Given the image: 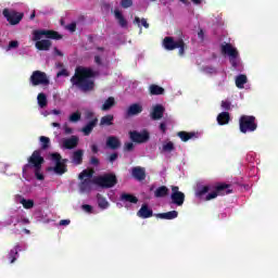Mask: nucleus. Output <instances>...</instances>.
Masks as SVG:
<instances>
[{"label":"nucleus","instance_id":"63","mask_svg":"<svg viewBox=\"0 0 278 278\" xmlns=\"http://www.w3.org/2000/svg\"><path fill=\"white\" fill-rule=\"evenodd\" d=\"M96 49H97V51H105V48H103V47H97Z\"/></svg>","mask_w":278,"mask_h":278},{"label":"nucleus","instance_id":"56","mask_svg":"<svg viewBox=\"0 0 278 278\" xmlns=\"http://www.w3.org/2000/svg\"><path fill=\"white\" fill-rule=\"evenodd\" d=\"M160 129L163 134H166V123H161L160 124Z\"/></svg>","mask_w":278,"mask_h":278},{"label":"nucleus","instance_id":"3","mask_svg":"<svg viewBox=\"0 0 278 278\" xmlns=\"http://www.w3.org/2000/svg\"><path fill=\"white\" fill-rule=\"evenodd\" d=\"M49 38V39H42ZM33 40L38 51H49L51 49V40H62V35L55 30L38 29L33 31Z\"/></svg>","mask_w":278,"mask_h":278},{"label":"nucleus","instance_id":"32","mask_svg":"<svg viewBox=\"0 0 278 278\" xmlns=\"http://www.w3.org/2000/svg\"><path fill=\"white\" fill-rule=\"evenodd\" d=\"M121 201H125L126 203H134V204L138 203V199L136 198V195L131 193H122Z\"/></svg>","mask_w":278,"mask_h":278},{"label":"nucleus","instance_id":"2","mask_svg":"<svg viewBox=\"0 0 278 278\" xmlns=\"http://www.w3.org/2000/svg\"><path fill=\"white\" fill-rule=\"evenodd\" d=\"M231 185L229 184H216L199 186L195 190V197L203 199L204 201H212L216 197H225V194H231Z\"/></svg>","mask_w":278,"mask_h":278},{"label":"nucleus","instance_id":"48","mask_svg":"<svg viewBox=\"0 0 278 278\" xmlns=\"http://www.w3.org/2000/svg\"><path fill=\"white\" fill-rule=\"evenodd\" d=\"M68 71L66 68L61 70L58 72L56 77H68Z\"/></svg>","mask_w":278,"mask_h":278},{"label":"nucleus","instance_id":"26","mask_svg":"<svg viewBox=\"0 0 278 278\" xmlns=\"http://www.w3.org/2000/svg\"><path fill=\"white\" fill-rule=\"evenodd\" d=\"M177 216H179L177 211H169L167 213L157 214V218H162L163 220H174V218H177Z\"/></svg>","mask_w":278,"mask_h":278},{"label":"nucleus","instance_id":"43","mask_svg":"<svg viewBox=\"0 0 278 278\" xmlns=\"http://www.w3.org/2000/svg\"><path fill=\"white\" fill-rule=\"evenodd\" d=\"M90 166H99L101 164V161L97 156H91L89 160Z\"/></svg>","mask_w":278,"mask_h":278},{"label":"nucleus","instance_id":"54","mask_svg":"<svg viewBox=\"0 0 278 278\" xmlns=\"http://www.w3.org/2000/svg\"><path fill=\"white\" fill-rule=\"evenodd\" d=\"M94 64H97V66H102L103 65V62L101 61L100 55L94 56Z\"/></svg>","mask_w":278,"mask_h":278},{"label":"nucleus","instance_id":"18","mask_svg":"<svg viewBox=\"0 0 278 278\" xmlns=\"http://www.w3.org/2000/svg\"><path fill=\"white\" fill-rule=\"evenodd\" d=\"M106 147L112 149V151H116V149H121V139L116 136H110L106 138Z\"/></svg>","mask_w":278,"mask_h":278},{"label":"nucleus","instance_id":"51","mask_svg":"<svg viewBox=\"0 0 278 278\" xmlns=\"http://www.w3.org/2000/svg\"><path fill=\"white\" fill-rule=\"evenodd\" d=\"M91 152L97 155V153H99V146H97V143H93L90 146Z\"/></svg>","mask_w":278,"mask_h":278},{"label":"nucleus","instance_id":"46","mask_svg":"<svg viewBox=\"0 0 278 278\" xmlns=\"http://www.w3.org/2000/svg\"><path fill=\"white\" fill-rule=\"evenodd\" d=\"M109 162L110 164H114V162H116V160H118V153L114 152L109 156Z\"/></svg>","mask_w":278,"mask_h":278},{"label":"nucleus","instance_id":"19","mask_svg":"<svg viewBox=\"0 0 278 278\" xmlns=\"http://www.w3.org/2000/svg\"><path fill=\"white\" fill-rule=\"evenodd\" d=\"M137 216H139V218H151V216H153V210H151L148 204H143L137 212Z\"/></svg>","mask_w":278,"mask_h":278},{"label":"nucleus","instance_id":"10","mask_svg":"<svg viewBox=\"0 0 278 278\" xmlns=\"http://www.w3.org/2000/svg\"><path fill=\"white\" fill-rule=\"evenodd\" d=\"M222 53L229 55L230 64L233 66V68H238V50L231 47V43L222 46Z\"/></svg>","mask_w":278,"mask_h":278},{"label":"nucleus","instance_id":"12","mask_svg":"<svg viewBox=\"0 0 278 278\" xmlns=\"http://www.w3.org/2000/svg\"><path fill=\"white\" fill-rule=\"evenodd\" d=\"M170 199H172V203L174 205L181 207V205H184V203L186 201V193L179 191V188L177 186H173Z\"/></svg>","mask_w":278,"mask_h":278},{"label":"nucleus","instance_id":"34","mask_svg":"<svg viewBox=\"0 0 278 278\" xmlns=\"http://www.w3.org/2000/svg\"><path fill=\"white\" fill-rule=\"evenodd\" d=\"M173 151H175V143H173V141L163 143L162 150H161L162 153H173Z\"/></svg>","mask_w":278,"mask_h":278},{"label":"nucleus","instance_id":"31","mask_svg":"<svg viewBox=\"0 0 278 278\" xmlns=\"http://www.w3.org/2000/svg\"><path fill=\"white\" fill-rule=\"evenodd\" d=\"M114 14L116 21H118V25L124 28L127 27V20L125 18V16H123V13L118 9L114 11Z\"/></svg>","mask_w":278,"mask_h":278},{"label":"nucleus","instance_id":"49","mask_svg":"<svg viewBox=\"0 0 278 278\" xmlns=\"http://www.w3.org/2000/svg\"><path fill=\"white\" fill-rule=\"evenodd\" d=\"M85 118L86 121H92V118H94V113L92 111H87L85 113Z\"/></svg>","mask_w":278,"mask_h":278},{"label":"nucleus","instance_id":"1","mask_svg":"<svg viewBox=\"0 0 278 278\" xmlns=\"http://www.w3.org/2000/svg\"><path fill=\"white\" fill-rule=\"evenodd\" d=\"M97 74L90 67L77 66L75 68V74L70 79L72 86L78 88L80 92H92L94 90V79Z\"/></svg>","mask_w":278,"mask_h":278},{"label":"nucleus","instance_id":"29","mask_svg":"<svg viewBox=\"0 0 278 278\" xmlns=\"http://www.w3.org/2000/svg\"><path fill=\"white\" fill-rule=\"evenodd\" d=\"M149 92L152 97H155V96L164 94L165 90L163 87L153 84V85H150Z\"/></svg>","mask_w":278,"mask_h":278},{"label":"nucleus","instance_id":"61","mask_svg":"<svg viewBox=\"0 0 278 278\" xmlns=\"http://www.w3.org/2000/svg\"><path fill=\"white\" fill-rule=\"evenodd\" d=\"M52 114L59 115V114H61V112H60V110H53Z\"/></svg>","mask_w":278,"mask_h":278},{"label":"nucleus","instance_id":"15","mask_svg":"<svg viewBox=\"0 0 278 278\" xmlns=\"http://www.w3.org/2000/svg\"><path fill=\"white\" fill-rule=\"evenodd\" d=\"M78 185L80 192H92V185L94 184V179L84 178Z\"/></svg>","mask_w":278,"mask_h":278},{"label":"nucleus","instance_id":"64","mask_svg":"<svg viewBox=\"0 0 278 278\" xmlns=\"http://www.w3.org/2000/svg\"><path fill=\"white\" fill-rule=\"evenodd\" d=\"M52 127H60V123H52Z\"/></svg>","mask_w":278,"mask_h":278},{"label":"nucleus","instance_id":"16","mask_svg":"<svg viewBox=\"0 0 278 278\" xmlns=\"http://www.w3.org/2000/svg\"><path fill=\"white\" fill-rule=\"evenodd\" d=\"M165 111L166 109H164L162 104H156L150 114L152 121H160V118H163Z\"/></svg>","mask_w":278,"mask_h":278},{"label":"nucleus","instance_id":"53","mask_svg":"<svg viewBox=\"0 0 278 278\" xmlns=\"http://www.w3.org/2000/svg\"><path fill=\"white\" fill-rule=\"evenodd\" d=\"M81 207L88 214H90L92 212V206L90 204H84Z\"/></svg>","mask_w":278,"mask_h":278},{"label":"nucleus","instance_id":"37","mask_svg":"<svg viewBox=\"0 0 278 278\" xmlns=\"http://www.w3.org/2000/svg\"><path fill=\"white\" fill-rule=\"evenodd\" d=\"M37 101H38V105L39 108L43 109L47 108V94H45L43 92L39 93L37 96Z\"/></svg>","mask_w":278,"mask_h":278},{"label":"nucleus","instance_id":"20","mask_svg":"<svg viewBox=\"0 0 278 278\" xmlns=\"http://www.w3.org/2000/svg\"><path fill=\"white\" fill-rule=\"evenodd\" d=\"M127 116H138V114H142V105L139 103H134L131 104L127 111H126Z\"/></svg>","mask_w":278,"mask_h":278},{"label":"nucleus","instance_id":"13","mask_svg":"<svg viewBox=\"0 0 278 278\" xmlns=\"http://www.w3.org/2000/svg\"><path fill=\"white\" fill-rule=\"evenodd\" d=\"M2 14L4 18H7L8 23H10V25H18V23L23 21V13L18 14L16 12H10L9 9H4Z\"/></svg>","mask_w":278,"mask_h":278},{"label":"nucleus","instance_id":"50","mask_svg":"<svg viewBox=\"0 0 278 278\" xmlns=\"http://www.w3.org/2000/svg\"><path fill=\"white\" fill-rule=\"evenodd\" d=\"M59 225H60L61 227H66V226L71 225V219H61V220L59 222Z\"/></svg>","mask_w":278,"mask_h":278},{"label":"nucleus","instance_id":"55","mask_svg":"<svg viewBox=\"0 0 278 278\" xmlns=\"http://www.w3.org/2000/svg\"><path fill=\"white\" fill-rule=\"evenodd\" d=\"M17 223H23V225H29V218L22 217L21 220L17 219Z\"/></svg>","mask_w":278,"mask_h":278},{"label":"nucleus","instance_id":"52","mask_svg":"<svg viewBox=\"0 0 278 278\" xmlns=\"http://www.w3.org/2000/svg\"><path fill=\"white\" fill-rule=\"evenodd\" d=\"M67 29H68L70 31H76V29H77V24H76L75 22L68 24V25H67Z\"/></svg>","mask_w":278,"mask_h":278},{"label":"nucleus","instance_id":"58","mask_svg":"<svg viewBox=\"0 0 278 278\" xmlns=\"http://www.w3.org/2000/svg\"><path fill=\"white\" fill-rule=\"evenodd\" d=\"M203 36H205V33H203V29H200L198 33V38H201V40H203Z\"/></svg>","mask_w":278,"mask_h":278},{"label":"nucleus","instance_id":"45","mask_svg":"<svg viewBox=\"0 0 278 278\" xmlns=\"http://www.w3.org/2000/svg\"><path fill=\"white\" fill-rule=\"evenodd\" d=\"M222 108L223 110L229 111L231 110V102L228 100H223L222 101Z\"/></svg>","mask_w":278,"mask_h":278},{"label":"nucleus","instance_id":"25","mask_svg":"<svg viewBox=\"0 0 278 278\" xmlns=\"http://www.w3.org/2000/svg\"><path fill=\"white\" fill-rule=\"evenodd\" d=\"M229 121H231L229 112H222L217 115L218 125H229Z\"/></svg>","mask_w":278,"mask_h":278},{"label":"nucleus","instance_id":"42","mask_svg":"<svg viewBox=\"0 0 278 278\" xmlns=\"http://www.w3.org/2000/svg\"><path fill=\"white\" fill-rule=\"evenodd\" d=\"M121 5L127 10V8H131L134 5V0H122Z\"/></svg>","mask_w":278,"mask_h":278},{"label":"nucleus","instance_id":"6","mask_svg":"<svg viewBox=\"0 0 278 278\" xmlns=\"http://www.w3.org/2000/svg\"><path fill=\"white\" fill-rule=\"evenodd\" d=\"M239 129L241 134L253 132L257 129V122L253 115H241L239 118Z\"/></svg>","mask_w":278,"mask_h":278},{"label":"nucleus","instance_id":"8","mask_svg":"<svg viewBox=\"0 0 278 278\" xmlns=\"http://www.w3.org/2000/svg\"><path fill=\"white\" fill-rule=\"evenodd\" d=\"M50 156L52 162L55 163L53 170L56 175H64V173H67L68 170V168H66V162H68L67 159H62V155L58 152L50 154Z\"/></svg>","mask_w":278,"mask_h":278},{"label":"nucleus","instance_id":"40","mask_svg":"<svg viewBox=\"0 0 278 278\" xmlns=\"http://www.w3.org/2000/svg\"><path fill=\"white\" fill-rule=\"evenodd\" d=\"M20 203L23 205L24 210H31V207H34V200L22 198Z\"/></svg>","mask_w":278,"mask_h":278},{"label":"nucleus","instance_id":"9","mask_svg":"<svg viewBox=\"0 0 278 278\" xmlns=\"http://www.w3.org/2000/svg\"><path fill=\"white\" fill-rule=\"evenodd\" d=\"M29 81L33 86H49V77H47V73L35 71L33 72Z\"/></svg>","mask_w":278,"mask_h":278},{"label":"nucleus","instance_id":"35","mask_svg":"<svg viewBox=\"0 0 278 278\" xmlns=\"http://www.w3.org/2000/svg\"><path fill=\"white\" fill-rule=\"evenodd\" d=\"M247 81H248L247 75L241 74V75L237 76V78H236L237 88H240V89L244 88V84H247Z\"/></svg>","mask_w":278,"mask_h":278},{"label":"nucleus","instance_id":"33","mask_svg":"<svg viewBox=\"0 0 278 278\" xmlns=\"http://www.w3.org/2000/svg\"><path fill=\"white\" fill-rule=\"evenodd\" d=\"M97 199L100 210H108L110 207V202L103 195L98 194Z\"/></svg>","mask_w":278,"mask_h":278},{"label":"nucleus","instance_id":"22","mask_svg":"<svg viewBox=\"0 0 278 278\" xmlns=\"http://www.w3.org/2000/svg\"><path fill=\"white\" fill-rule=\"evenodd\" d=\"M72 162L76 166L84 164V150H76L73 152Z\"/></svg>","mask_w":278,"mask_h":278},{"label":"nucleus","instance_id":"27","mask_svg":"<svg viewBox=\"0 0 278 278\" xmlns=\"http://www.w3.org/2000/svg\"><path fill=\"white\" fill-rule=\"evenodd\" d=\"M168 187L161 186L154 191L155 199H164V197H168Z\"/></svg>","mask_w":278,"mask_h":278},{"label":"nucleus","instance_id":"21","mask_svg":"<svg viewBox=\"0 0 278 278\" xmlns=\"http://www.w3.org/2000/svg\"><path fill=\"white\" fill-rule=\"evenodd\" d=\"M79 144V138L77 136H72L63 141V147L65 149H75Z\"/></svg>","mask_w":278,"mask_h":278},{"label":"nucleus","instance_id":"7","mask_svg":"<svg viewBox=\"0 0 278 278\" xmlns=\"http://www.w3.org/2000/svg\"><path fill=\"white\" fill-rule=\"evenodd\" d=\"M93 182L96 186H100V188L110 189L118 184V178H116L115 174L109 173L93 178Z\"/></svg>","mask_w":278,"mask_h":278},{"label":"nucleus","instance_id":"62","mask_svg":"<svg viewBox=\"0 0 278 278\" xmlns=\"http://www.w3.org/2000/svg\"><path fill=\"white\" fill-rule=\"evenodd\" d=\"M12 218H14V217L11 216V219H9V220L7 222V225H8V226L12 225V223H13V222H12Z\"/></svg>","mask_w":278,"mask_h":278},{"label":"nucleus","instance_id":"28","mask_svg":"<svg viewBox=\"0 0 278 278\" xmlns=\"http://www.w3.org/2000/svg\"><path fill=\"white\" fill-rule=\"evenodd\" d=\"M115 105H116V100L114 99V97H109L102 104L101 110L103 112H108V110H112V108H114Z\"/></svg>","mask_w":278,"mask_h":278},{"label":"nucleus","instance_id":"24","mask_svg":"<svg viewBox=\"0 0 278 278\" xmlns=\"http://www.w3.org/2000/svg\"><path fill=\"white\" fill-rule=\"evenodd\" d=\"M111 125H114V115L108 114L101 117L100 127H111Z\"/></svg>","mask_w":278,"mask_h":278},{"label":"nucleus","instance_id":"41","mask_svg":"<svg viewBox=\"0 0 278 278\" xmlns=\"http://www.w3.org/2000/svg\"><path fill=\"white\" fill-rule=\"evenodd\" d=\"M78 121H81V113H79L78 111L70 115L71 123H78Z\"/></svg>","mask_w":278,"mask_h":278},{"label":"nucleus","instance_id":"47","mask_svg":"<svg viewBox=\"0 0 278 278\" xmlns=\"http://www.w3.org/2000/svg\"><path fill=\"white\" fill-rule=\"evenodd\" d=\"M134 143L132 142H126L125 144H124V151H128V152H131V151H134Z\"/></svg>","mask_w":278,"mask_h":278},{"label":"nucleus","instance_id":"57","mask_svg":"<svg viewBox=\"0 0 278 278\" xmlns=\"http://www.w3.org/2000/svg\"><path fill=\"white\" fill-rule=\"evenodd\" d=\"M54 53H55V55H59V58L64 56V53H62V51H60V49H58V48H54Z\"/></svg>","mask_w":278,"mask_h":278},{"label":"nucleus","instance_id":"11","mask_svg":"<svg viewBox=\"0 0 278 278\" xmlns=\"http://www.w3.org/2000/svg\"><path fill=\"white\" fill-rule=\"evenodd\" d=\"M129 138L131 142H136L137 144H144V142H149L151 135L149 131L143 130L142 132H138V130L129 131Z\"/></svg>","mask_w":278,"mask_h":278},{"label":"nucleus","instance_id":"14","mask_svg":"<svg viewBox=\"0 0 278 278\" xmlns=\"http://www.w3.org/2000/svg\"><path fill=\"white\" fill-rule=\"evenodd\" d=\"M131 176L134 179H137V181H144L147 179V172L140 166L132 167Z\"/></svg>","mask_w":278,"mask_h":278},{"label":"nucleus","instance_id":"44","mask_svg":"<svg viewBox=\"0 0 278 278\" xmlns=\"http://www.w3.org/2000/svg\"><path fill=\"white\" fill-rule=\"evenodd\" d=\"M11 49H18V41L12 40L9 42L7 51H11Z\"/></svg>","mask_w":278,"mask_h":278},{"label":"nucleus","instance_id":"5","mask_svg":"<svg viewBox=\"0 0 278 278\" xmlns=\"http://www.w3.org/2000/svg\"><path fill=\"white\" fill-rule=\"evenodd\" d=\"M184 38V34H180L178 40H175L173 37H165L163 39V47L166 51H175V49H178V54L182 58V55H186V49H188V45H186Z\"/></svg>","mask_w":278,"mask_h":278},{"label":"nucleus","instance_id":"59","mask_svg":"<svg viewBox=\"0 0 278 278\" xmlns=\"http://www.w3.org/2000/svg\"><path fill=\"white\" fill-rule=\"evenodd\" d=\"M64 131L65 134H73V128L65 126Z\"/></svg>","mask_w":278,"mask_h":278},{"label":"nucleus","instance_id":"39","mask_svg":"<svg viewBox=\"0 0 278 278\" xmlns=\"http://www.w3.org/2000/svg\"><path fill=\"white\" fill-rule=\"evenodd\" d=\"M134 23H135L136 25H138V27H140V29H142V26H143L146 29H149V22H147V18H141V20H140V17L136 16ZM140 23H141L142 26L140 25Z\"/></svg>","mask_w":278,"mask_h":278},{"label":"nucleus","instance_id":"38","mask_svg":"<svg viewBox=\"0 0 278 278\" xmlns=\"http://www.w3.org/2000/svg\"><path fill=\"white\" fill-rule=\"evenodd\" d=\"M92 175H94V169H84L79 176L78 179H92Z\"/></svg>","mask_w":278,"mask_h":278},{"label":"nucleus","instance_id":"60","mask_svg":"<svg viewBox=\"0 0 278 278\" xmlns=\"http://www.w3.org/2000/svg\"><path fill=\"white\" fill-rule=\"evenodd\" d=\"M192 3H194V5H201V0H191Z\"/></svg>","mask_w":278,"mask_h":278},{"label":"nucleus","instance_id":"30","mask_svg":"<svg viewBox=\"0 0 278 278\" xmlns=\"http://www.w3.org/2000/svg\"><path fill=\"white\" fill-rule=\"evenodd\" d=\"M18 251H21V245L17 244L9 252L8 260H10V264H14L18 258Z\"/></svg>","mask_w":278,"mask_h":278},{"label":"nucleus","instance_id":"23","mask_svg":"<svg viewBox=\"0 0 278 278\" xmlns=\"http://www.w3.org/2000/svg\"><path fill=\"white\" fill-rule=\"evenodd\" d=\"M177 136L178 138H180L182 142H188V140H192V138H197V132L194 131L188 132L182 130V131H178Z\"/></svg>","mask_w":278,"mask_h":278},{"label":"nucleus","instance_id":"17","mask_svg":"<svg viewBox=\"0 0 278 278\" xmlns=\"http://www.w3.org/2000/svg\"><path fill=\"white\" fill-rule=\"evenodd\" d=\"M99 123V118L94 117L92 118L90 122H88L83 128L81 131L84 134V136H90L93 131V129L96 128V126Z\"/></svg>","mask_w":278,"mask_h":278},{"label":"nucleus","instance_id":"4","mask_svg":"<svg viewBox=\"0 0 278 278\" xmlns=\"http://www.w3.org/2000/svg\"><path fill=\"white\" fill-rule=\"evenodd\" d=\"M43 164L45 157H42L40 150H35L28 157V163L23 166V174L27 173V168H34L36 179H38V181H43L45 175L40 173Z\"/></svg>","mask_w":278,"mask_h":278},{"label":"nucleus","instance_id":"36","mask_svg":"<svg viewBox=\"0 0 278 278\" xmlns=\"http://www.w3.org/2000/svg\"><path fill=\"white\" fill-rule=\"evenodd\" d=\"M40 142H41V149L42 151H47V149H49V147H51V139H49V137L46 136H41L39 138Z\"/></svg>","mask_w":278,"mask_h":278}]
</instances>
